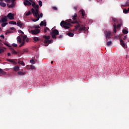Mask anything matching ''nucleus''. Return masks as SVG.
Instances as JSON below:
<instances>
[{"label":"nucleus","mask_w":129,"mask_h":129,"mask_svg":"<svg viewBox=\"0 0 129 129\" xmlns=\"http://www.w3.org/2000/svg\"><path fill=\"white\" fill-rule=\"evenodd\" d=\"M39 7L38 8H36L34 9V8H32L31 9V12L34 16L36 18V19H33V22H37V21H39L40 20V18L42 19L43 18V13H40L39 14V12L40 11L39 10Z\"/></svg>","instance_id":"f257e3e1"},{"label":"nucleus","mask_w":129,"mask_h":129,"mask_svg":"<svg viewBox=\"0 0 129 129\" xmlns=\"http://www.w3.org/2000/svg\"><path fill=\"white\" fill-rule=\"evenodd\" d=\"M23 4L24 6H32L33 8H34L35 10L36 9H39V6L38 5H36V3L33 1V0L32 2H31L29 0H25L23 2Z\"/></svg>","instance_id":"f03ea898"},{"label":"nucleus","mask_w":129,"mask_h":129,"mask_svg":"<svg viewBox=\"0 0 129 129\" xmlns=\"http://www.w3.org/2000/svg\"><path fill=\"white\" fill-rule=\"evenodd\" d=\"M32 28L33 29H35L34 30H31L30 31L32 35H38V34H40V33L41 32V30L39 29V28H40V26L39 25L33 26Z\"/></svg>","instance_id":"7ed1b4c3"},{"label":"nucleus","mask_w":129,"mask_h":129,"mask_svg":"<svg viewBox=\"0 0 129 129\" xmlns=\"http://www.w3.org/2000/svg\"><path fill=\"white\" fill-rule=\"evenodd\" d=\"M67 22H68V23H71V24H77L76 26H75V28L76 29V30H77L78 29H79V28H80V24H79V23L78 22V21H77V20H75V21H72V19H69L67 20Z\"/></svg>","instance_id":"20e7f679"},{"label":"nucleus","mask_w":129,"mask_h":129,"mask_svg":"<svg viewBox=\"0 0 129 129\" xmlns=\"http://www.w3.org/2000/svg\"><path fill=\"white\" fill-rule=\"evenodd\" d=\"M111 20L114 22L113 24V32L114 33H116V24H115V23H117V24H119V20H117L115 18H114L113 17H111Z\"/></svg>","instance_id":"39448f33"},{"label":"nucleus","mask_w":129,"mask_h":129,"mask_svg":"<svg viewBox=\"0 0 129 129\" xmlns=\"http://www.w3.org/2000/svg\"><path fill=\"white\" fill-rule=\"evenodd\" d=\"M50 35H51V37L53 39H57V37H56V36H58V35H59V31L57 30V29L52 30V32H50Z\"/></svg>","instance_id":"423d86ee"},{"label":"nucleus","mask_w":129,"mask_h":129,"mask_svg":"<svg viewBox=\"0 0 129 129\" xmlns=\"http://www.w3.org/2000/svg\"><path fill=\"white\" fill-rule=\"evenodd\" d=\"M43 39H45L44 40V44H51L53 42V39L50 40V36L44 35L43 36Z\"/></svg>","instance_id":"0eeeda50"},{"label":"nucleus","mask_w":129,"mask_h":129,"mask_svg":"<svg viewBox=\"0 0 129 129\" xmlns=\"http://www.w3.org/2000/svg\"><path fill=\"white\" fill-rule=\"evenodd\" d=\"M60 25L61 26V27H62V28H64V29H69V28H70L69 26H68L66 25L65 21H62L60 22Z\"/></svg>","instance_id":"6e6552de"},{"label":"nucleus","mask_w":129,"mask_h":129,"mask_svg":"<svg viewBox=\"0 0 129 129\" xmlns=\"http://www.w3.org/2000/svg\"><path fill=\"white\" fill-rule=\"evenodd\" d=\"M14 16L15 15H14V14H12V13H9L7 16V17L8 18L9 20H14V19H15Z\"/></svg>","instance_id":"1a4fd4ad"},{"label":"nucleus","mask_w":129,"mask_h":129,"mask_svg":"<svg viewBox=\"0 0 129 129\" xmlns=\"http://www.w3.org/2000/svg\"><path fill=\"white\" fill-rule=\"evenodd\" d=\"M8 22V17L4 16L0 20V23H7Z\"/></svg>","instance_id":"9d476101"},{"label":"nucleus","mask_w":129,"mask_h":129,"mask_svg":"<svg viewBox=\"0 0 129 129\" xmlns=\"http://www.w3.org/2000/svg\"><path fill=\"white\" fill-rule=\"evenodd\" d=\"M110 35H111V32L109 31H107L105 32V36L106 39H109L110 38Z\"/></svg>","instance_id":"9b49d317"},{"label":"nucleus","mask_w":129,"mask_h":129,"mask_svg":"<svg viewBox=\"0 0 129 129\" xmlns=\"http://www.w3.org/2000/svg\"><path fill=\"white\" fill-rule=\"evenodd\" d=\"M86 29V27L85 26H83V25H82L79 28V31H80L81 33V32H83V31H85V29Z\"/></svg>","instance_id":"f8f14e48"},{"label":"nucleus","mask_w":129,"mask_h":129,"mask_svg":"<svg viewBox=\"0 0 129 129\" xmlns=\"http://www.w3.org/2000/svg\"><path fill=\"white\" fill-rule=\"evenodd\" d=\"M119 24H118L117 26L116 25V28H117V29H119V28H120V27H121V26L122 25V20L119 19Z\"/></svg>","instance_id":"ddd939ff"},{"label":"nucleus","mask_w":129,"mask_h":129,"mask_svg":"<svg viewBox=\"0 0 129 129\" xmlns=\"http://www.w3.org/2000/svg\"><path fill=\"white\" fill-rule=\"evenodd\" d=\"M7 61H8V62H10L11 63H13V64H15V65H18V63H17L16 61H15V60H12L11 58L7 59Z\"/></svg>","instance_id":"4468645a"},{"label":"nucleus","mask_w":129,"mask_h":129,"mask_svg":"<svg viewBox=\"0 0 129 129\" xmlns=\"http://www.w3.org/2000/svg\"><path fill=\"white\" fill-rule=\"evenodd\" d=\"M40 26H44V27H46V26H47V23L46 22V20H44V21H41V23L40 24Z\"/></svg>","instance_id":"2eb2a0df"},{"label":"nucleus","mask_w":129,"mask_h":129,"mask_svg":"<svg viewBox=\"0 0 129 129\" xmlns=\"http://www.w3.org/2000/svg\"><path fill=\"white\" fill-rule=\"evenodd\" d=\"M16 25H17V26L20 28H22V27H23V23L20 21H17Z\"/></svg>","instance_id":"dca6fc26"},{"label":"nucleus","mask_w":129,"mask_h":129,"mask_svg":"<svg viewBox=\"0 0 129 129\" xmlns=\"http://www.w3.org/2000/svg\"><path fill=\"white\" fill-rule=\"evenodd\" d=\"M13 70L16 72H18V71H20V67L19 66H15L13 67Z\"/></svg>","instance_id":"f3484780"},{"label":"nucleus","mask_w":129,"mask_h":129,"mask_svg":"<svg viewBox=\"0 0 129 129\" xmlns=\"http://www.w3.org/2000/svg\"><path fill=\"white\" fill-rule=\"evenodd\" d=\"M78 17L77 14L75 13L74 15L72 16V20H73V21L77 20Z\"/></svg>","instance_id":"a211bd4d"},{"label":"nucleus","mask_w":129,"mask_h":129,"mask_svg":"<svg viewBox=\"0 0 129 129\" xmlns=\"http://www.w3.org/2000/svg\"><path fill=\"white\" fill-rule=\"evenodd\" d=\"M25 43H26V39L23 38L22 43L19 45V47H23L25 45Z\"/></svg>","instance_id":"6ab92c4d"},{"label":"nucleus","mask_w":129,"mask_h":129,"mask_svg":"<svg viewBox=\"0 0 129 129\" xmlns=\"http://www.w3.org/2000/svg\"><path fill=\"white\" fill-rule=\"evenodd\" d=\"M120 44L122 47H125V44H124V42L122 40V39H121L120 40Z\"/></svg>","instance_id":"aec40b11"},{"label":"nucleus","mask_w":129,"mask_h":129,"mask_svg":"<svg viewBox=\"0 0 129 129\" xmlns=\"http://www.w3.org/2000/svg\"><path fill=\"white\" fill-rule=\"evenodd\" d=\"M67 34L68 35V36H69V37H74V33H72V32H69V33H67Z\"/></svg>","instance_id":"412c9836"},{"label":"nucleus","mask_w":129,"mask_h":129,"mask_svg":"<svg viewBox=\"0 0 129 129\" xmlns=\"http://www.w3.org/2000/svg\"><path fill=\"white\" fill-rule=\"evenodd\" d=\"M0 6L3 8H5V7L7 6V4L4 2H0Z\"/></svg>","instance_id":"4be33fe9"},{"label":"nucleus","mask_w":129,"mask_h":129,"mask_svg":"<svg viewBox=\"0 0 129 129\" xmlns=\"http://www.w3.org/2000/svg\"><path fill=\"white\" fill-rule=\"evenodd\" d=\"M33 40L35 41V42H39L40 41V39H39V38L37 37H34L33 38Z\"/></svg>","instance_id":"5701e85b"},{"label":"nucleus","mask_w":129,"mask_h":129,"mask_svg":"<svg viewBox=\"0 0 129 129\" xmlns=\"http://www.w3.org/2000/svg\"><path fill=\"white\" fill-rule=\"evenodd\" d=\"M17 41L20 43L21 44L22 43V38L19 37V36H18L17 37Z\"/></svg>","instance_id":"b1692460"},{"label":"nucleus","mask_w":129,"mask_h":129,"mask_svg":"<svg viewBox=\"0 0 129 129\" xmlns=\"http://www.w3.org/2000/svg\"><path fill=\"white\" fill-rule=\"evenodd\" d=\"M15 4H14V3H12L11 5H10L9 6H8V8L9 9H13V8H14V7H15Z\"/></svg>","instance_id":"393cba45"},{"label":"nucleus","mask_w":129,"mask_h":129,"mask_svg":"<svg viewBox=\"0 0 129 129\" xmlns=\"http://www.w3.org/2000/svg\"><path fill=\"white\" fill-rule=\"evenodd\" d=\"M9 24L11 25H17V22H16L15 21H10L9 22Z\"/></svg>","instance_id":"a878e982"},{"label":"nucleus","mask_w":129,"mask_h":129,"mask_svg":"<svg viewBox=\"0 0 129 129\" xmlns=\"http://www.w3.org/2000/svg\"><path fill=\"white\" fill-rule=\"evenodd\" d=\"M6 72L3 71V69H0V74H3L4 75H5V74H6Z\"/></svg>","instance_id":"bb28decb"},{"label":"nucleus","mask_w":129,"mask_h":129,"mask_svg":"<svg viewBox=\"0 0 129 129\" xmlns=\"http://www.w3.org/2000/svg\"><path fill=\"white\" fill-rule=\"evenodd\" d=\"M18 63L21 64V65H23V66H25V62L23 61L19 60L18 61Z\"/></svg>","instance_id":"cd10ccee"},{"label":"nucleus","mask_w":129,"mask_h":129,"mask_svg":"<svg viewBox=\"0 0 129 129\" xmlns=\"http://www.w3.org/2000/svg\"><path fill=\"white\" fill-rule=\"evenodd\" d=\"M81 12L82 13V17L83 18V17L85 16V12L84 11V10H81Z\"/></svg>","instance_id":"c85d7f7f"},{"label":"nucleus","mask_w":129,"mask_h":129,"mask_svg":"<svg viewBox=\"0 0 129 129\" xmlns=\"http://www.w3.org/2000/svg\"><path fill=\"white\" fill-rule=\"evenodd\" d=\"M25 52H27V53H28V50L24 49L23 51L20 52V54H21V55H23V54H24L25 53Z\"/></svg>","instance_id":"c756f323"},{"label":"nucleus","mask_w":129,"mask_h":129,"mask_svg":"<svg viewBox=\"0 0 129 129\" xmlns=\"http://www.w3.org/2000/svg\"><path fill=\"white\" fill-rule=\"evenodd\" d=\"M3 23L2 24L1 26L2 27H3V28L6 27V26H7V25H8V23H4V22H2Z\"/></svg>","instance_id":"7c9ffc66"},{"label":"nucleus","mask_w":129,"mask_h":129,"mask_svg":"<svg viewBox=\"0 0 129 129\" xmlns=\"http://www.w3.org/2000/svg\"><path fill=\"white\" fill-rule=\"evenodd\" d=\"M122 33H123V34H128V31H127L126 29H123L122 30Z\"/></svg>","instance_id":"2f4dec72"},{"label":"nucleus","mask_w":129,"mask_h":129,"mask_svg":"<svg viewBox=\"0 0 129 129\" xmlns=\"http://www.w3.org/2000/svg\"><path fill=\"white\" fill-rule=\"evenodd\" d=\"M11 51L13 54H18V52H17L16 50L14 49V48H11Z\"/></svg>","instance_id":"473e14b6"},{"label":"nucleus","mask_w":129,"mask_h":129,"mask_svg":"<svg viewBox=\"0 0 129 129\" xmlns=\"http://www.w3.org/2000/svg\"><path fill=\"white\" fill-rule=\"evenodd\" d=\"M123 13H124V14H127V13H129V12H128V9H124V10H123Z\"/></svg>","instance_id":"72a5a7b5"},{"label":"nucleus","mask_w":129,"mask_h":129,"mask_svg":"<svg viewBox=\"0 0 129 129\" xmlns=\"http://www.w3.org/2000/svg\"><path fill=\"white\" fill-rule=\"evenodd\" d=\"M17 74H18V75H25V73H23L22 72H18L17 73Z\"/></svg>","instance_id":"f704fd0d"},{"label":"nucleus","mask_w":129,"mask_h":129,"mask_svg":"<svg viewBox=\"0 0 129 129\" xmlns=\"http://www.w3.org/2000/svg\"><path fill=\"white\" fill-rule=\"evenodd\" d=\"M5 49L4 47H3V48H0V54H2V53H4V52H5Z\"/></svg>","instance_id":"c9c22d12"},{"label":"nucleus","mask_w":129,"mask_h":129,"mask_svg":"<svg viewBox=\"0 0 129 129\" xmlns=\"http://www.w3.org/2000/svg\"><path fill=\"white\" fill-rule=\"evenodd\" d=\"M111 44H112V42L111 41H108V42H107L106 43L107 46H110Z\"/></svg>","instance_id":"e433bc0d"},{"label":"nucleus","mask_w":129,"mask_h":129,"mask_svg":"<svg viewBox=\"0 0 129 129\" xmlns=\"http://www.w3.org/2000/svg\"><path fill=\"white\" fill-rule=\"evenodd\" d=\"M38 4H39V5L40 6V7H42V6H43V3H42V1H39L38 2Z\"/></svg>","instance_id":"4c0bfd02"},{"label":"nucleus","mask_w":129,"mask_h":129,"mask_svg":"<svg viewBox=\"0 0 129 129\" xmlns=\"http://www.w3.org/2000/svg\"><path fill=\"white\" fill-rule=\"evenodd\" d=\"M31 15V11H29L28 13L26 14V17H28V16H30Z\"/></svg>","instance_id":"58836bf2"},{"label":"nucleus","mask_w":129,"mask_h":129,"mask_svg":"<svg viewBox=\"0 0 129 129\" xmlns=\"http://www.w3.org/2000/svg\"><path fill=\"white\" fill-rule=\"evenodd\" d=\"M30 62L31 63V64H35V60H30Z\"/></svg>","instance_id":"ea45409f"},{"label":"nucleus","mask_w":129,"mask_h":129,"mask_svg":"<svg viewBox=\"0 0 129 129\" xmlns=\"http://www.w3.org/2000/svg\"><path fill=\"white\" fill-rule=\"evenodd\" d=\"M4 44L5 45V46H7V47H12V46H10V44H9V43H8L7 42H5Z\"/></svg>","instance_id":"a19ab883"},{"label":"nucleus","mask_w":129,"mask_h":129,"mask_svg":"<svg viewBox=\"0 0 129 129\" xmlns=\"http://www.w3.org/2000/svg\"><path fill=\"white\" fill-rule=\"evenodd\" d=\"M30 69H36V68L35 67V66H34L33 65H31L30 66Z\"/></svg>","instance_id":"79ce46f5"},{"label":"nucleus","mask_w":129,"mask_h":129,"mask_svg":"<svg viewBox=\"0 0 129 129\" xmlns=\"http://www.w3.org/2000/svg\"><path fill=\"white\" fill-rule=\"evenodd\" d=\"M65 23H66V25H67L68 26H71V23H70V22L68 23V22H65Z\"/></svg>","instance_id":"37998d69"},{"label":"nucleus","mask_w":129,"mask_h":129,"mask_svg":"<svg viewBox=\"0 0 129 129\" xmlns=\"http://www.w3.org/2000/svg\"><path fill=\"white\" fill-rule=\"evenodd\" d=\"M12 33V32H11V30H8V31L6 32V35H8V34H10V33Z\"/></svg>","instance_id":"c03bdc74"},{"label":"nucleus","mask_w":129,"mask_h":129,"mask_svg":"<svg viewBox=\"0 0 129 129\" xmlns=\"http://www.w3.org/2000/svg\"><path fill=\"white\" fill-rule=\"evenodd\" d=\"M52 9L54 10V11H57L58 9L56 7H53Z\"/></svg>","instance_id":"a18cd8bd"},{"label":"nucleus","mask_w":129,"mask_h":129,"mask_svg":"<svg viewBox=\"0 0 129 129\" xmlns=\"http://www.w3.org/2000/svg\"><path fill=\"white\" fill-rule=\"evenodd\" d=\"M12 46L13 47H18V44H16V43H13Z\"/></svg>","instance_id":"49530a36"},{"label":"nucleus","mask_w":129,"mask_h":129,"mask_svg":"<svg viewBox=\"0 0 129 129\" xmlns=\"http://www.w3.org/2000/svg\"><path fill=\"white\" fill-rule=\"evenodd\" d=\"M18 32L19 33H21V34H24V32L22 30H18Z\"/></svg>","instance_id":"de8ad7c7"},{"label":"nucleus","mask_w":129,"mask_h":129,"mask_svg":"<svg viewBox=\"0 0 129 129\" xmlns=\"http://www.w3.org/2000/svg\"><path fill=\"white\" fill-rule=\"evenodd\" d=\"M10 2H11L12 4H15L16 0H11Z\"/></svg>","instance_id":"09e8293b"},{"label":"nucleus","mask_w":129,"mask_h":129,"mask_svg":"<svg viewBox=\"0 0 129 129\" xmlns=\"http://www.w3.org/2000/svg\"><path fill=\"white\" fill-rule=\"evenodd\" d=\"M59 39H61V38H63V35H60L58 36Z\"/></svg>","instance_id":"8fccbe9b"},{"label":"nucleus","mask_w":129,"mask_h":129,"mask_svg":"<svg viewBox=\"0 0 129 129\" xmlns=\"http://www.w3.org/2000/svg\"><path fill=\"white\" fill-rule=\"evenodd\" d=\"M5 2L6 3H10V2H11V0H5Z\"/></svg>","instance_id":"3c124183"},{"label":"nucleus","mask_w":129,"mask_h":129,"mask_svg":"<svg viewBox=\"0 0 129 129\" xmlns=\"http://www.w3.org/2000/svg\"><path fill=\"white\" fill-rule=\"evenodd\" d=\"M2 39H5V36H4V35H1V36H0Z\"/></svg>","instance_id":"603ef678"},{"label":"nucleus","mask_w":129,"mask_h":129,"mask_svg":"<svg viewBox=\"0 0 129 129\" xmlns=\"http://www.w3.org/2000/svg\"><path fill=\"white\" fill-rule=\"evenodd\" d=\"M23 39H27V35L23 36Z\"/></svg>","instance_id":"864d4df0"},{"label":"nucleus","mask_w":129,"mask_h":129,"mask_svg":"<svg viewBox=\"0 0 129 129\" xmlns=\"http://www.w3.org/2000/svg\"><path fill=\"white\" fill-rule=\"evenodd\" d=\"M7 55H8V56L9 57H10V56H11V53L8 52V53H7Z\"/></svg>","instance_id":"5fc2aeb1"},{"label":"nucleus","mask_w":129,"mask_h":129,"mask_svg":"<svg viewBox=\"0 0 129 129\" xmlns=\"http://www.w3.org/2000/svg\"><path fill=\"white\" fill-rule=\"evenodd\" d=\"M14 29H15V28H14V27H11L10 28V30H14Z\"/></svg>","instance_id":"6e6d98bb"},{"label":"nucleus","mask_w":129,"mask_h":129,"mask_svg":"<svg viewBox=\"0 0 129 129\" xmlns=\"http://www.w3.org/2000/svg\"><path fill=\"white\" fill-rule=\"evenodd\" d=\"M46 30H47V31H49V28H48V27H46L45 28Z\"/></svg>","instance_id":"4d7b16f0"},{"label":"nucleus","mask_w":129,"mask_h":129,"mask_svg":"<svg viewBox=\"0 0 129 129\" xmlns=\"http://www.w3.org/2000/svg\"><path fill=\"white\" fill-rule=\"evenodd\" d=\"M44 33H47V30L46 29H44Z\"/></svg>","instance_id":"13d9d810"},{"label":"nucleus","mask_w":129,"mask_h":129,"mask_svg":"<svg viewBox=\"0 0 129 129\" xmlns=\"http://www.w3.org/2000/svg\"><path fill=\"white\" fill-rule=\"evenodd\" d=\"M126 39V36H124V38H123V40H125Z\"/></svg>","instance_id":"bf43d9fd"},{"label":"nucleus","mask_w":129,"mask_h":129,"mask_svg":"<svg viewBox=\"0 0 129 129\" xmlns=\"http://www.w3.org/2000/svg\"><path fill=\"white\" fill-rule=\"evenodd\" d=\"M74 10H77V7H74Z\"/></svg>","instance_id":"052dcab7"},{"label":"nucleus","mask_w":129,"mask_h":129,"mask_svg":"<svg viewBox=\"0 0 129 129\" xmlns=\"http://www.w3.org/2000/svg\"><path fill=\"white\" fill-rule=\"evenodd\" d=\"M126 5H128V2H126Z\"/></svg>","instance_id":"680f3d73"},{"label":"nucleus","mask_w":129,"mask_h":129,"mask_svg":"<svg viewBox=\"0 0 129 129\" xmlns=\"http://www.w3.org/2000/svg\"><path fill=\"white\" fill-rule=\"evenodd\" d=\"M54 63V62L53 61H51V64H53Z\"/></svg>","instance_id":"e2e57ef3"},{"label":"nucleus","mask_w":129,"mask_h":129,"mask_svg":"<svg viewBox=\"0 0 129 129\" xmlns=\"http://www.w3.org/2000/svg\"><path fill=\"white\" fill-rule=\"evenodd\" d=\"M2 28L0 27V32H2Z\"/></svg>","instance_id":"0e129e2a"},{"label":"nucleus","mask_w":129,"mask_h":129,"mask_svg":"<svg viewBox=\"0 0 129 129\" xmlns=\"http://www.w3.org/2000/svg\"><path fill=\"white\" fill-rule=\"evenodd\" d=\"M29 2H33V0H29Z\"/></svg>","instance_id":"69168bd1"},{"label":"nucleus","mask_w":129,"mask_h":129,"mask_svg":"<svg viewBox=\"0 0 129 129\" xmlns=\"http://www.w3.org/2000/svg\"><path fill=\"white\" fill-rule=\"evenodd\" d=\"M3 1H4V0H0V2H3Z\"/></svg>","instance_id":"338daca9"},{"label":"nucleus","mask_w":129,"mask_h":129,"mask_svg":"<svg viewBox=\"0 0 129 129\" xmlns=\"http://www.w3.org/2000/svg\"><path fill=\"white\" fill-rule=\"evenodd\" d=\"M1 42H2V40L0 39V43H1Z\"/></svg>","instance_id":"774afa93"}]
</instances>
